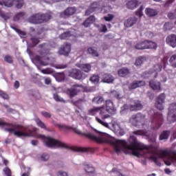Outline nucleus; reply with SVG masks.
<instances>
[{
  "mask_svg": "<svg viewBox=\"0 0 176 176\" xmlns=\"http://www.w3.org/2000/svg\"><path fill=\"white\" fill-rule=\"evenodd\" d=\"M86 137L101 144L107 142L113 146L116 153L124 152L126 155L131 154L137 157L142 156L145 159H149L156 164V166H162L160 162L156 157V148L152 145H145L137 140L135 135H132L129 138V142L125 140H118L112 136L102 132H98L96 135L87 133Z\"/></svg>",
  "mask_w": 176,
  "mask_h": 176,
  "instance_id": "f257e3e1",
  "label": "nucleus"
},
{
  "mask_svg": "<svg viewBox=\"0 0 176 176\" xmlns=\"http://www.w3.org/2000/svg\"><path fill=\"white\" fill-rule=\"evenodd\" d=\"M163 122H164L163 115L161 113H154L150 118V120L147 121V131H135L133 132V134L135 135H145L148 137V131H149V130H159L162 124H163Z\"/></svg>",
  "mask_w": 176,
  "mask_h": 176,
  "instance_id": "f03ea898",
  "label": "nucleus"
},
{
  "mask_svg": "<svg viewBox=\"0 0 176 176\" xmlns=\"http://www.w3.org/2000/svg\"><path fill=\"white\" fill-rule=\"evenodd\" d=\"M38 53L41 56L36 55L34 57V60L43 67L52 64V58L47 57L49 54V44H41L38 45Z\"/></svg>",
  "mask_w": 176,
  "mask_h": 176,
  "instance_id": "7ed1b4c3",
  "label": "nucleus"
},
{
  "mask_svg": "<svg viewBox=\"0 0 176 176\" xmlns=\"http://www.w3.org/2000/svg\"><path fill=\"white\" fill-rule=\"evenodd\" d=\"M160 159H163L166 166H176V151L171 150H162L158 154Z\"/></svg>",
  "mask_w": 176,
  "mask_h": 176,
  "instance_id": "20e7f679",
  "label": "nucleus"
},
{
  "mask_svg": "<svg viewBox=\"0 0 176 176\" xmlns=\"http://www.w3.org/2000/svg\"><path fill=\"white\" fill-rule=\"evenodd\" d=\"M112 114H113V113L108 111V109L105 108V106L100 107L99 115L101 118L99 117H96L95 120L97 122V123L101 124V126H103L107 129H109V124L105 122V119H109V118H111V115Z\"/></svg>",
  "mask_w": 176,
  "mask_h": 176,
  "instance_id": "39448f33",
  "label": "nucleus"
},
{
  "mask_svg": "<svg viewBox=\"0 0 176 176\" xmlns=\"http://www.w3.org/2000/svg\"><path fill=\"white\" fill-rule=\"evenodd\" d=\"M50 19H52V16L49 14H35L28 19V21L32 24H42V23L49 21Z\"/></svg>",
  "mask_w": 176,
  "mask_h": 176,
  "instance_id": "423d86ee",
  "label": "nucleus"
},
{
  "mask_svg": "<svg viewBox=\"0 0 176 176\" xmlns=\"http://www.w3.org/2000/svg\"><path fill=\"white\" fill-rule=\"evenodd\" d=\"M167 122L168 124L176 122V102L172 103L169 105Z\"/></svg>",
  "mask_w": 176,
  "mask_h": 176,
  "instance_id": "0eeeda50",
  "label": "nucleus"
},
{
  "mask_svg": "<svg viewBox=\"0 0 176 176\" xmlns=\"http://www.w3.org/2000/svg\"><path fill=\"white\" fill-rule=\"evenodd\" d=\"M4 6L7 8H12L13 6V2L16 3V8L17 9H21L23 5H24V0H2Z\"/></svg>",
  "mask_w": 176,
  "mask_h": 176,
  "instance_id": "6e6552de",
  "label": "nucleus"
},
{
  "mask_svg": "<svg viewBox=\"0 0 176 176\" xmlns=\"http://www.w3.org/2000/svg\"><path fill=\"white\" fill-rule=\"evenodd\" d=\"M69 76H71L73 79H77V80H80V79H85L86 78V75L78 69H72L69 73Z\"/></svg>",
  "mask_w": 176,
  "mask_h": 176,
  "instance_id": "1a4fd4ad",
  "label": "nucleus"
},
{
  "mask_svg": "<svg viewBox=\"0 0 176 176\" xmlns=\"http://www.w3.org/2000/svg\"><path fill=\"white\" fill-rule=\"evenodd\" d=\"M82 90H83V85L76 84L71 89H68L67 93L70 97H75Z\"/></svg>",
  "mask_w": 176,
  "mask_h": 176,
  "instance_id": "9d476101",
  "label": "nucleus"
},
{
  "mask_svg": "<svg viewBox=\"0 0 176 176\" xmlns=\"http://www.w3.org/2000/svg\"><path fill=\"white\" fill-rule=\"evenodd\" d=\"M166 100V94H160L157 98L155 102V107L157 109H159L160 111H163L164 109V101Z\"/></svg>",
  "mask_w": 176,
  "mask_h": 176,
  "instance_id": "9b49d317",
  "label": "nucleus"
},
{
  "mask_svg": "<svg viewBox=\"0 0 176 176\" xmlns=\"http://www.w3.org/2000/svg\"><path fill=\"white\" fill-rule=\"evenodd\" d=\"M71 53V44L65 43L61 45L58 50V54L61 56H68Z\"/></svg>",
  "mask_w": 176,
  "mask_h": 176,
  "instance_id": "f8f14e48",
  "label": "nucleus"
},
{
  "mask_svg": "<svg viewBox=\"0 0 176 176\" xmlns=\"http://www.w3.org/2000/svg\"><path fill=\"white\" fill-rule=\"evenodd\" d=\"M76 12V8L75 7H71L66 9L64 12H61L60 14V16L63 19H67L69 16H72V14H75Z\"/></svg>",
  "mask_w": 176,
  "mask_h": 176,
  "instance_id": "ddd939ff",
  "label": "nucleus"
},
{
  "mask_svg": "<svg viewBox=\"0 0 176 176\" xmlns=\"http://www.w3.org/2000/svg\"><path fill=\"white\" fill-rule=\"evenodd\" d=\"M142 103L140 100H134L131 104H129V111H140L142 109Z\"/></svg>",
  "mask_w": 176,
  "mask_h": 176,
  "instance_id": "4468645a",
  "label": "nucleus"
},
{
  "mask_svg": "<svg viewBox=\"0 0 176 176\" xmlns=\"http://www.w3.org/2000/svg\"><path fill=\"white\" fill-rule=\"evenodd\" d=\"M100 9V3L94 2L85 12V16H89L94 12H97Z\"/></svg>",
  "mask_w": 176,
  "mask_h": 176,
  "instance_id": "2eb2a0df",
  "label": "nucleus"
},
{
  "mask_svg": "<svg viewBox=\"0 0 176 176\" xmlns=\"http://www.w3.org/2000/svg\"><path fill=\"white\" fill-rule=\"evenodd\" d=\"M162 68H163V66L160 63H158L154 65L153 67L154 72H147V78H151V76H154V78H156L157 75V72H160Z\"/></svg>",
  "mask_w": 176,
  "mask_h": 176,
  "instance_id": "dca6fc26",
  "label": "nucleus"
},
{
  "mask_svg": "<svg viewBox=\"0 0 176 176\" xmlns=\"http://www.w3.org/2000/svg\"><path fill=\"white\" fill-rule=\"evenodd\" d=\"M166 45L171 47H176V35L170 34L166 38Z\"/></svg>",
  "mask_w": 176,
  "mask_h": 176,
  "instance_id": "f3484780",
  "label": "nucleus"
},
{
  "mask_svg": "<svg viewBox=\"0 0 176 176\" xmlns=\"http://www.w3.org/2000/svg\"><path fill=\"white\" fill-rule=\"evenodd\" d=\"M138 21V19L135 16H132L124 21V25L126 28L133 27Z\"/></svg>",
  "mask_w": 176,
  "mask_h": 176,
  "instance_id": "a211bd4d",
  "label": "nucleus"
},
{
  "mask_svg": "<svg viewBox=\"0 0 176 176\" xmlns=\"http://www.w3.org/2000/svg\"><path fill=\"white\" fill-rule=\"evenodd\" d=\"M111 124L113 128V131L117 135H124V131L120 128V126L115 121L111 122Z\"/></svg>",
  "mask_w": 176,
  "mask_h": 176,
  "instance_id": "6ab92c4d",
  "label": "nucleus"
},
{
  "mask_svg": "<svg viewBox=\"0 0 176 176\" xmlns=\"http://www.w3.org/2000/svg\"><path fill=\"white\" fill-rule=\"evenodd\" d=\"M105 107V109H107L109 112H111V113H115V112H116V108H115V104H113V102H112V100H106Z\"/></svg>",
  "mask_w": 176,
  "mask_h": 176,
  "instance_id": "aec40b11",
  "label": "nucleus"
},
{
  "mask_svg": "<svg viewBox=\"0 0 176 176\" xmlns=\"http://www.w3.org/2000/svg\"><path fill=\"white\" fill-rule=\"evenodd\" d=\"M76 67H78V68H80V69H82V71H83L84 72L87 73V72H90V71H91V65H90V64L77 63Z\"/></svg>",
  "mask_w": 176,
  "mask_h": 176,
  "instance_id": "412c9836",
  "label": "nucleus"
},
{
  "mask_svg": "<svg viewBox=\"0 0 176 176\" xmlns=\"http://www.w3.org/2000/svg\"><path fill=\"white\" fill-rule=\"evenodd\" d=\"M141 86H145L144 81H135L130 84L129 89H130V90H134V89H137V87H141Z\"/></svg>",
  "mask_w": 176,
  "mask_h": 176,
  "instance_id": "4be33fe9",
  "label": "nucleus"
},
{
  "mask_svg": "<svg viewBox=\"0 0 176 176\" xmlns=\"http://www.w3.org/2000/svg\"><path fill=\"white\" fill-rule=\"evenodd\" d=\"M149 86L151 89H153V90H158V91H160V90H162L160 82L151 80L149 82Z\"/></svg>",
  "mask_w": 176,
  "mask_h": 176,
  "instance_id": "5701e85b",
  "label": "nucleus"
},
{
  "mask_svg": "<svg viewBox=\"0 0 176 176\" xmlns=\"http://www.w3.org/2000/svg\"><path fill=\"white\" fill-rule=\"evenodd\" d=\"M96 21V17L94 16H90L87 20L84 21L82 25L86 28L90 27L91 24H93L94 22Z\"/></svg>",
  "mask_w": 176,
  "mask_h": 176,
  "instance_id": "b1692460",
  "label": "nucleus"
},
{
  "mask_svg": "<svg viewBox=\"0 0 176 176\" xmlns=\"http://www.w3.org/2000/svg\"><path fill=\"white\" fill-rule=\"evenodd\" d=\"M145 13L148 17H155V16H157L158 12L155 9L146 8Z\"/></svg>",
  "mask_w": 176,
  "mask_h": 176,
  "instance_id": "393cba45",
  "label": "nucleus"
},
{
  "mask_svg": "<svg viewBox=\"0 0 176 176\" xmlns=\"http://www.w3.org/2000/svg\"><path fill=\"white\" fill-rule=\"evenodd\" d=\"M130 74V69L127 67H123L118 70V75L121 76V78H124V76H127Z\"/></svg>",
  "mask_w": 176,
  "mask_h": 176,
  "instance_id": "a878e982",
  "label": "nucleus"
},
{
  "mask_svg": "<svg viewBox=\"0 0 176 176\" xmlns=\"http://www.w3.org/2000/svg\"><path fill=\"white\" fill-rule=\"evenodd\" d=\"M114 80L115 78H113V76H112V75L109 74H105L104 75H103L102 82H104V83H112Z\"/></svg>",
  "mask_w": 176,
  "mask_h": 176,
  "instance_id": "bb28decb",
  "label": "nucleus"
},
{
  "mask_svg": "<svg viewBox=\"0 0 176 176\" xmlns=\"http://www.w3.org/2000/svg\"><path fill=\"white\" fill-rule=\"evenodd\" d=\"M138 6V2L137 0H131L126 3V8L128 9L133 10Z\"/></svg>",
  "mask_w": 176,
  "mask_h": 176,
  "instance_id": "cd10ccee",
  "label": "nucleus"
},
{
  "mask_svg": "<svg viewBox=\"0 0 176 176\" xmlns=\"http://www.w3.org/2000/svg\"><path fill=\"white\" fill-rule=\"evenodd\" d=\"M135 48L137 49L138 50H144L146 49V41L138 43L135 45Z\"/></svg>",
  "mask_w": 176,
  "mask_h": 176,
  "instance_id": "c85d7f7f",
  "label": "nucleus"
},
{
  "mask_svg": "<svg viewBox=\"0 0 176 176\" xmlns=\"http://www.w3.org/2000/svg\"><path fill=\"white\" fill-rule=\"evenodd\" d=\"M170 137V131H164L160 135V141H163L164 140H168Z\"/></svg>",
  "mask_w": 176,
  "mask_h": 176,
  "instance_id": "c756f323",
  "label": "nucleus"
},
{
  "mask_svg": "<svg viewBox=\"0 0 176 176\" xmlns=\"http://www.w3.org/2000/svg\"><path fill=\"white\" fill-rule=\"evenodd\" d=\"M146 49H156L157 47L156 43L148 41H146Z\"/></svg>",
  "mask_w": 176,
  "mask_h": 176,
  "instance_id": "7c9ffc66",
  "label": "nucleus"
},
{
  "mask_svg": "<svg viewBox=\"0 0 176 176\" xmlns=\"http://www.w3.org/2000/svg\"><path fill=\"white\" fill-rule=\"evenodd\" d=\"M100 107H93L88 111V113H89V115H91V116H94V115H97V113H98V112H100Z\"/></svg>",
  "mask_w": 176,
  "mask_h": 176,
  "instance_id": "2f4dec72",
  "label": "nucleus"
},
{
  "mask_svg": "<svg viewBox=\"0 0 176 176\" xmlns=\"http://www.w3.org/2000/svg\"><path fill=\"white\" fill-rule=\"evenodd\" d=\"M169 63L173 68H176V54L172 55L169 59Z\"/></svg>",
  "mask_w": 176,
  "mask_h": 176,
  "instance_id": "473e14b6",
  "label": "nucleus"
},
{
  "mask_svg": "<svg viewBox=\"0 0 176 176\" xmlns=\"http://www.w3.org/2000/svg\"><path fill=\"white\" fill-rule=\"evenodd\" d=\"M24 16H25V12H19L14 16V21H19V20H21L24 19Z\"/></svg>",
  "mask_w": 176,
  "mask_h": 176,
  "instance_id": "72a5a7b5",
  "label": "nucleus"
},
{
  "mask_svg": "<svg viewBox=\"0 0 176 176\" xmlns=\"http://www.w3.org/2000/svg\"><path fill=\"white\" fill-rule=\"evenodd\" d=\"M111 96L113 97L114 98H117V100H122V98H123V96L116 91H111Z\"/></svg>",
  "mask_w": 176,
  "mask_h": 176,
  "instance_id": "f704fd0d",
  "label": "nucleus"
},
{
  "mask_svg": "<svg viewBox=\"0 0 176 176\" xmlns=\"http://www.w3.org/2000/svg\"><path fill=\"white\" fill-rule=\"evenodd\" d=\"M130 110V105L129 104H124L120 111V113L121 115H124L127 113V111Z\"/></svg>",
  "mask_w": 176,
  "mask_h": 176,
  "instance_id": "c9c22d12",
  "label": "nucleus"
},
{
  "mask_svg": "<svg viewBox=\"0 0 176 176\" xmlns=\"http://www.w3.org/2000/svg\"><path fill=\"white\" fill-rule=\"evenodd\" d=\"M144 61H146V57H140L136 59L135 65H136V67H140V65H141Z\"/></svg>",
  "mask_w": 176,
  "mask_h": 176,
  "instance_id": "e433bc0d",
  "label": "nucleus"
},
{
  "mask_svg": "<svg viewBox=\"0 0 176 176\" xmlns=\"http://www.w3.org/2000/svg\"><path fill=\"white\" fill-rule=\"evenodd\" d=\"M92 102L98 104H102L104 102V98L101 96H96L93 98Z\"/></svg>",
  "mask_w": 176,
  "mask_h": 176,
  "instance_id": "4c0bfd02",
  "label": "nucleus"
},
{
  "mask_svg": "<svg viewBox=\"0 0 176 176\" xmlns=\"http://www.w3.org/2000/svg\"><path fill=\"white\" fill-rule=\"evenodd\" d=\"M89 54H91L94 57H98V52H97V50L96 48L89 47L87 50Z\"/></svg>",
  "mask_w": 176,
  "mask_h": 176,
  "instance_id": "58836bf2",
  "label": "nucleus"
},
{
  "mask_svg": "<svg viewBox=\"0 0 176 176\" xmlns=\"http://www.w3.org/2000/svg\"><path fill=\"white\" fill-rule=\"evenodd\" d=\"M144 118V116H142V114L138 113L133 116L132 120L133 119H136V120H137V122L138 123L140 122H142Z\"/></svg>",
  "mask_w": 176,
  "mask_h": 176,
  "instance_id": "ea45409f",
  "label": "nucleus"
},
{
  "mask_svg": "<svg viewBox=\"0 0 176 176\" xmlns=\"http://www.w3.org/2000/svg\"><path fill=\"white\" fill-rule=\"evenodd\" d=\"M72 36V34L69 32H64L63 34H60L59 38L60 39H69Z\"/></svg>",
  "mask_w": 176,
  "mask_h": 176,
  "instance_id": "a19ab883",
  "label": "nucleus"
},
{
  "mask_svg": "<svg viewBox=\"0 0 176 176\" xmlns=\"http://www.w3.org/2000/svg\"><path fill=\"white\" fill-rule=\"evenodd\" d=\"M11 28H12V30L16 31V32H17V34H19V35L21 36V38H23V36H25V35H27V33H25V32L21 31V30L17 29V28H16L14 26H11Z\"/></svg>",
  "mask_w": 176,
  "mask_h": 176,
  "instance_id": "79ce46f5",
  "label": "nucleus"
},
{
  "mask_svg": "<svg viewBox=\"0 0 176 176\" xmlns=\"http://www.w3.org/2000/svg\"><path fill=\"white\" fill-rule=\"evenodd\" d=\"M89 80L92 83H94V85H97V83L100 82V76L98 75H94L89 78Z\"/></svg>",
  "mask_w": 176,
  "mask_h": 176,
  "instance_id": "37998d69",
  "label": "nucleus"
},
{
  "mask_svg": "<svg viewBox=\"0 0 176 176\" xmlns=\"http://www.w3.org/2000/svg\"><path fill=\"white\" fill-rule=\"evenodd\" d=\"M36 123L38 127H41V129H45V130H46V124H45L42 120L40 119H36Z\"/></svg>",
  "mask_w": 176,
  "mask_h": 176,
  "instance_id": "c03bdc74",
  "label": "nucleus"
},
{
  "mask_svg": "<svg viewBox=\"0 0 176 176\" xmlns=\"http://www.w3.org/2000/svg\"><path fill=\"white\" fill-rule=\"evenodd\" d=\"M85 170L88 174H93V173H94V168H93V166H90L89 165H86L85 166Z\"/></svg>",
  "mask_w": 176,
  "mask_h": 176,
  "instance_id": "a18cd8bd",
  "label": "nucleus"
},
{
  "mask_svg": "<svg viewBox=\"0 0 176 176\" xmlns=\"http://www.w3.org/2000/svg\"><path fill=\"white\" fill-rule=\"evenodd\" d=\"M54 99L55 100V101H57L58 102H65V101H64V99H63V98L60 97L56 94H54Z\"/></svg>",
  "mask_w": 176,
  "mask_h": 176,
  "instance_id": "49530a36",
  "label": "nucleus"
},
{
  "mask_svg": "<svg viewBox=\"0 0 176 176\" xmlns=\"http://www.w3.org/2000/svg\"><path fill=\"white\" fill-rule=\"evenodd\" d=\"M114 17L115 16L113 14H108L107 16H104V20H105V21H112Z\"/></svg>",
  "mask_w": 176,
  "mask_h": 176,
  "instance_id": "de8ad7c7",
  "label": "nucleus"
},
{
  "mask_svg": "<svg viewBox=\"0 0 176 176\" xmlns=\"http://www.w3.org/2000/svg\"><path fill=\"white\" fill-rule=\"evenodd\" d=\"M0 97L1 98H3V100H9V95L8 94L5 93L3 91L0 89Z\"/></svg>",
  "mask_w": 176,
  "mask_h": 176,
  "instance_id": "09e8293b",
  "label": "nucleus"
},
{
  "mask_svg": "<svg viewBox=\"0 0 176 176\" xmlns=\"http://www.w3.org/2000/svg\"><path fill=\"white\" fill-rule=\"evenodd\" d=\"M41 72H42V74L49 75L50 74H53V69H52L51 68H47L45 69H42Z\"/></svg>",
  "mask_w": 176,
  "mask_h": 176,
  "instance_id": "8fccbe9b",
  "label": "nucleus"
},
{
  "mask_svg": "<svg viewBox=\"0 0 176 176\" xmlns=\"http://www.w3.org/2000/svg\"><path fill=\"white\" fill-rule=\"evenodd\" d=\"M0 17H2V19H3V20H5V21H6V20H9L10 19V16L3 13L1 10H0Z\"/></svg>",
  "mask_w": 176,
  "mask_h": 176,
  "instance_id": "3c124183",
  "label": "nucleus"
},
{
  "mask_svg": "<svg viewBox=\"0 0 176 176\" xmlns=\"http://www.w3.org/2000/svg\"><path fill=\"white\" fill-rule=\"evenodd\" d=\"M31 41H32V47H34V46H36V45H38V43H39V39L35 38V37H33L31 38Z\"/></svg>",
  "mask_w": 176,
  "mask_h": 176,
  "instance_id": "603ef678",
  "label": "nucleus"
},
{
  "mask_svg": "<svg viewBox=\"0 0 176 176\" xmlns=\"http://www.w3.org/2000/svg\"><path fill=\"white\" fill-rule=\"evenodd\" d=\"M4 60L6 61V63H8L9 64H12V63L13 62V59L9 55H7L4 57Z\"/></svg>",
  "mask_w": 176,
  "mask_h": 176,
  "instance_id": "864d4df0",
  "label": "nucleus"
},
{
  "mask_svg": "<svg viewBox=\"0 0 176 176\" xmlns=\"http://www.w3.org/2000/svg\"><path fill=\"white\" fill-rule=\"evenodd\" d=\"M54 67L56 68V69H64L67 68V65L58 64L54 65Z\"/></svg>",
  "mask_w": 176,
  "mask_h": 176,
  "instance_id": "5fc2aeb1",
  "label": "nucleus"
},
{
  "mask_svg": "<svg viewBox=\"0 0 176 176\" xmlns=\"http://www.w3.org/2000/svg\"><path fill=\"white\" fill-rule=\"evenodd\" d=\"M142 10H144V7L141 6L139 10L136 11V16H139V17H142Z\"/></svg>",
  "mask_w": 176,
  "mask_h": 176,
  "instance_id": "6e6d98bb",
  "label": "nucleus"
},
{
  "mask_svg": "<svg viewBox=\"0 0 176 176\" xmlns=\"http://www.w3.org/2000/svg\"><path fill=\"white\" fill-rule=\"evenodd\" d=\"M3 171H4V173H5V174H6V176H12V170H10L9 169V168H5L3 169Z\"/></svg>",
  "mask_w": 176,
  "mask_h": 176,
  "instance_id": "4d7b16f0",
  "label": "nucleus"
},
{
  "mask_svg": "<svg viewBox=\"0 0 176 176\" xmlns=\"http://www.w3.org/2000/svg\"><path fill=\"white\" fill-rule=\"evenodd\" d=\"M41 160H43V162H46V160H49V154L43 153L41 155Z\"/></svg>",
  "mask_w": 176,
  "mask_h": 176,
  "instance_id": "13d9d810",
  "label": "nucleus"
},
{
  "mask_svg": "<svg viewBox=\"0 0 176 176\" xmlns=\"http://www.w3.org/2000/svg\"><path fill=\"white\" fill-rule=\"evenodd\" d=\"M41 115L44 116V118H52V115L50 114V113L47 111H42Z\"/></svg>",
  "mask_w": 176,
  "mask_h": 176,
  "instance_id": "bf43d9fd",
  "label": "nucleus"
},
{
  "mask_svg": "<svg viewBox=\"0 0 176 176\" xmlns=\"http://www.w3.org/2000/svg\"><path fill=\"white\" fill-rule=\"evenodd\" d=\"M129 122H130V123H131V124H133V126H137V124L138 123L137 121V118L133 119V116L130 118Z\"/></svg>",
  "mask_w": 176,
  "mask_h": 176,
  "instance_id": "052dcab7",
  "label": "nucleus"
},
{
  "mask_svg": "<svg viewBox=\"0 0 176 176\" xmlns=\"http://www.w3.org/2000/svg\"><path fill=\"white\" fill-rule=\"evenodd\" d=\"M56 126L60 130H67V129H68V126H67V125H64V124H57Z\"/></svg>",
  "mask_w": 176,
  "mask_h": 176,
  "instance_id": "680f3d73",
  "label": "nucleus"
},
{
  "mask_svg": "<svg viewBox=\"0 0 176 176\" xmlns=\"http://www.w3.org/2000/svg\"><path fill=\"white\" fill-rule=\"evenodd\" d=\"M100 31V32H107V31H108V29H107V25H101Z\"/></svg>",
  "mask_w": 176,
  "mask_h": 176,
  "instance_id": "e2e57ef3",
  "label": "nucleus"
},
{
  "mask_svg": "<svg viewBox=\"0 0 176 176\" xmlns=\"http://www.w3.org/2000/svg\"><path fill=\"white\" fill-rule=\"evenodd\" d=\"M164 27L166 28V30H171V23L170 22H166L165 23Z\"/></svg>",
  "mask_w": 176,
  "mask_h": 176,
  "instance_id": "0e129e2a",
  "label": "nucleus"
},
{
  "mask_svg": "<svg viewBox=\"0 0 176 176\" xmlns=\"http://www.w3.org/2000/svg\"><path fill=\"white\" fill-rule=\"evenodd\" d=\"M175 0H168L166 3H165V8H168V6H170L171 5V3H173V2H174Z\"/></svg>",
  "mask_w": 176,
  "mask_h": 176,
  "instance_id": "69168bd1",
  "label": "nucleus"
},
{
  "mask_svg": "<svg viewBox=\"0 0 176 176\" xmlns=\"http://www.w3.org/2000/svg\"><path fill=\"white\" fill-rule=\"evenodd\" d=\"M58 176H68V173L65 171L60 170L58 173Z\"/></svg>",
  "mask_w": 176,
  "mask_h": 176,
  "instance_id": "338daca9",
  "label": "nucleus"
},
{
  "mask_svg": "<svg viewBox=\"0 0 176 176\" xmlns=\"http://www.w3.org/2000/svg\"><path fill=\"white\" fill-rule=\"evenodd\" d=\"M109 10V7H105V6H104V7L102 8L101 12H102V13H104V14L108 13V10Z\"/></svg>",
  "mask_w": 176,
  "mask_h": 176,
  "instance_id": "774afa93",
  "label": "nucleus"
}]
</instances>
